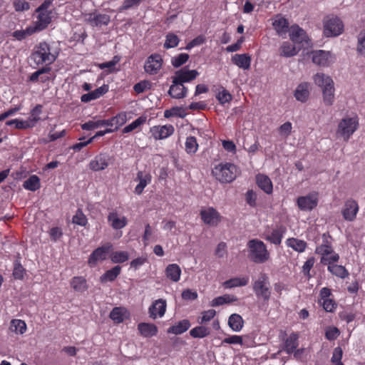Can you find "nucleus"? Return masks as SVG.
I'll return each mask as SVG.
<instances>
[{
  "instance_id": "1",
  "label": "nucleus",
  "mask_w": 365,
  "mask_h": 365,
  "mask_svg": "<svg viewBox=\"0 0 365 365\" xmlns=\"http://www.w3.org/2000/svg\"><path fill=\"white\" fill-rule=\"evenodd\" d=\"M212 174L220 183H230L241 174V170L234 163L225 162L216 165Z\"/></svg>"
},
{
  "instance_id": "2",
  "label": "nucleus",
  "mask_w": 365,
  "mask_h": 365,
  "mask_svg": "<svg viewBox=\"0 0 365 365\" xmlns=\"http://www.w3.org/2000/svg\"><path fill=\"white\" fill-rule=\"evenodd\" d=\"M249 259L256 264H263L270 258V254L265 244L258 240L252 239L247 244Z\"/></svg>"
},
{
  "instance_id": "3",
  "label": "nucleus",
  "mask_w": 365,
  "mask_h": 365,
  "mask_svg": "<svg viewBox=\"0 0 365 365\" xmlns=\"http://www.w3.org/2000/svg\"><path fill=\"white\" fill-rule=\"evenodd\" d=\"M53 0H44V1L36 9V19L34 21L35 31H41L48 27L52 21V11L49 10Z\"/></svg>"
},
{
  "instance_id": "4",
  "label": "nucleus",
  "mask_w": 365,
  "mask_h": 365,
  "mask_svg": "<svg viewBox=\"0 0 365 365\" xmlns=\"http://www.w3.org/2000/svg\"><path fill=\"white\" fill-rule=\"evenodd\" d=\"M316 85L322 89L323 99L326 105L331 106L334 100V82L331 78L324 73H317L314 76Z\"/></svg>"
},
{
  "instance_id": "5",
  "label": "nucleus",
  "mask_w": 365,
  "mask_h": 365,
  "mask_svg": "<svg viewBox=\"0 0 365 365\" xmlns=\"http://www.w3.org/2000/svg\"><path fill=\"white\" fill-rule=\"evenodd\" d=\"M31 58L37 65L51 64L56 61V56L51 53L49 44L43 41L36 46L31 54Z\"/></svg>"
},
{
  "instance_id": "6",
  "label": "nucleus",
  "mask_w": 365,
  "mask_h": 365,
  "mask_svg": "<svg viewBox=\"0 0 365 365\" xmlns=\"http://www.w3.org/2000/svg\"><path fill=\"white\" fill-rule=\"evenodd\" d=\"M253 291L259 299L267 302L271 296V288L269 277L265 273H262L258 279L253 282Z\"/></svg>"
},
{
  "instance_id": "7",
  "label": "nucleus",
  "mask_w": 365,
  "mask_h": 365,
  "mask_svg": "<svg viewBox=\"0 0 365 365\" xmlns=\"http://www.w3.org/2000/svg\"><path fill=\"white\" fill-rule=\"evenodd\" d=\"M358 127L359 119L357 116L344 118L339 123L337 133L343 138L344 141L347 142Z\"/></svg>"
},
{
  "instance_id": "8",
  "label": "nucleus",
  "mask_w": 365,
  "mask_h": 365,
  "mask_svg": "<svg viewBox=\"0 0 365 365\" xmlns=\"http://www.w3.org/2000/svg\"><path fill=\"white\" fill-rule=\"evenodd\" d=\"M339 258V255L335 254L333 256H329V259H321L320 262L324 265H327V270L333 275L341 279H345L348 277L349 273L344 266L336 264Z\"/></svg>"
},
{
  "instance_id": "9",
  "label": "nucleus",
  "mask_w": 365,
  "mask_h": 365,
  "mask_svg": "<svg viewBox=\"0 0 365 365\" xmlns=\"http://www.w3.org/2000/svg\"><path fill=\"white\" fill-rule=\"evenodd\" d=\"M114 162V158L106 153H101L96 155L88 164L90 170L94 172H99L106 169Z\"/></svg>"
},
{
  "instance_id": "10",
  "label": "nucleus",
  "mask_w": 365,
  "mask_h": 365,
  "mask_svg": "<svg viewBox=\"0 0 365 365\" xmlns=\"http://www.w3.org/2000/svg\"><path fill=\"white\" fill-rule=\"evenodd\" d=\"M322 242L315 248V254L321 255V259H329V256L337 254L332 246V237L327 232L322 235Z\"/></svg>"
},
{
  "instance_id": "11",
  "label": "nucleus",
  "mask_w": 365,
  "mask_h": 365,
  "mask_svg": "<svg viewBox=\"0 0 365 365\" xmlns=\"http://www.w3.org/2000/svg\"><path fill=\"white\" fill-rule=\"evenodd\" d=\"M112 244L108 242L95 249L91 252L88 259V264L89 267H94L97 265L98 262L106 260L108 253L112 250Z\"/></svg>"
},
{
  "instance_id": "12",
  "label": "nucleus",
  "mask_w": 365,
  "mask_h": 365,
  "mask_svg": "<svg viewBox=\"0 0 365 365\" xmlns=\"http://www.w3.org/2000/svg\"><path fill=\"white\" fill-rule=\"evenodd\" d=\"M319 202L318 193L310 192L304 196H299L297 199L298 208L302 211H312L317 207Z\"/></svg>"
},
{
  "instance_id": "13",
  "label": "nucleus",
  "mask_w": 365,
  "mask_h": 365,
  "mask_svg": "<svg viewBox=\"0 0 365 365\" xmlns=\"http://www.w3.org/2000/svg\"><path fill=\"white\" fill-rule=\"evenodd\" d=\"M163 60L159 53L150 55L144 64L145 72L149 75H156L163 67Z\"/></svg>"
},
{
  "instance_id": "14",
  "label": "nucleus",
  "mask_w": 365,
  "mask_h": 365,
  "mask_svg": "<svg viewBox=\"0 0 365 365\" xmlns=\"http://www.w3.org/2000/svg\"><path fill=\"white\" fill-rule=\"evenodd\" d=\"M343 29L342 21L339 18H331L325 22L324 33L326 36H336L342 33Z\"/></svg>"
},
{
  "instance_id": "15",
  "label": "nucleus",
  "mask_w": 365,
  "mask_h": 365,
  "mask_svg": "<svg viewBox=\"0 0 365 365\" xmlns=\"http://www.w3.org/2000/svg\"><path fill=\"white\" fill-rule=\"evenodd\" d=\"M200 215L203 222L210 226H217L221 221L220 214L212 207L201 210Z\"/></svg>"
},
{
  "instance_id": "16",
  "label": "nucleus",
  "mask_w": 365,
  "mask_h": 365,
  "mask_svg": "<svg viewBox=\"0 0 365 365\" xmlns=\"http://www.w3.org/2000/svg\"><path fill=\"white\" fill-rule=\"evenodd\" d=\"M289 37L293 43L298 45L300 48L308 44L309 38L302 28L298 25H294L291 27Z\"/></svg>"
},
{
  "instance_id": "17",
  "label": "nucleus",
  "mask_w": 365,
  "mask_h": 365,
  "mask_svg": "<svg viewBox=\"0 0 365 365\" xmlns=\"http://www.w3.org/2000/svg\"><path fill=\"white\" fill-rule=\"evenodd\" d=\"M359 209L357 202L353 199H349L345 202L341 215L345 220L352 222L356 219Z\"/></svg>"
},
{
  "instance_id": "18",
  "label": "nucleus",
  "mask_w": 365,
  "mask_h": 365,
  "mask_svg": "<svg viewBox=\"0 0 365 365\" xmlns=\"http://www.w3.org/2000/svg\"><path fill=\"white\" fill-rule=\"evenodd\" d=\"M175 131L174 126L170 124L155 125L150 128V133L155 140H162L172 135Z\"/></svg>"
},
{
  "instance_id": "19",
  "label": "nucleus",
  "mask_w": 365,
  "mask_h": 365,
  "mask_svg": "<svg viewBox=\"0 0 365 365\" xmlns=\"http://www.w3.org/2000/svg\"><path fill=\"white\" fill-rule=\"evenodd\" d=\"M108 222L114 230H121L128 224L127 217L121 215L116 210L110 212L107 217Z\"/></svg>"
},
{
  "instance_id": "20",
  "label": "nucleus",
  "mask_w": 365,
  "mask_h": 365,
  "mask_svg": "<svg viewBox=\"0 0 365 365\" xmlns=\"http://www.w3.org/2000/svg\"><path fill=\"white\" fill-rule=\"evenodd\" d=\"M167 307V303L165 299H159L153 302L148 309L150 317L155 319L158 317L164 316Z\"/></svg>"
},
{
  "instance_id": "21",
  "label": "nucleus",
  "mask_w": 365,
  "mask_h": 365,
  "mask_svg": "<svg viewBox=\"0 0 365 365\" xmlns=\"http://www.w3.org/2000/svg\"><path fill=\"white\" fill-rule=\"evenodd\" d=\"M173 84L168 91V94L173 98L181 99L185 98L187 93V88L183 83L179 82L174 77L173 78Z\"/></svg>"
},
{
  "instance_id": "22",
  "label": "nucleus",
  "mask_w": 365,
  "mask_h": 365,
  "mask_svg": "<svg viewBox=\"0 0 365 365\" xmlns=\"http://www.w3.org/2000/svg\"><path fill=\"white\" fill-rule=\"evenodd\" d=\"M199 76L196 70H189L186 67L182 68L175 72L174 78L179 82L184 83L190 82Z\"/></svg>"
},
{
  "instance_id": "23",
  "label": "nucleus",
  "mask_w": 365,
  "mask_h": 365,
  "mask_svg": "<svg viewBox=\"0 0 365 365\" xmlns=\"http://www.w3.org/2000/svg\"><path fill=\"white\" fill-rule=\"evenodd\" d=\"M135 180L139 181V183L135 186L134 192L140 195L143 193L145 187L151 182L152 176L149 173L138 171Z\"/></svg>"
},
{
  "instance_id": "24",
  "label": "nucleus",
  "mask_w": 365,
  "mask_h": 365,
  "mask_svg": "<svg viewBox=\"0 0 365 365\" xmlns=\"http://www.w3.org/2000/svg\"><path fill=\"white\" fill-rule=\"evenodd\" d=\"M122 267L119 265L114 266L106 271L100 277L99 282L102 284L114 282L121 273Z\"/></svg>"
},
{
  "instance_id": "25",
  "label": "nucleus",
  "mask_w": 365,
  "mask_h": 365,
  "mask_svg": "<svg viewBox=\"0 0 365 365\" xmlns=\"http://www.w3.org/2000/svg\"><path fill=\"white\" fill-rule=\"evenodd\" d=\"M301 48L299 46H296L293 43L284 41L279 47V55L287 58L292 57L297 55Z\"/></svg>"
},
{
  "instance_id": "26",
  "label": "nucleus",
  "mask_w": 365,
  "mask_h": 365,
  "mask_svg": "<svg viewBox=\"0 0 365 365\" xmlns=\"http://www.w3.org/2000/svg\"><path fill=\"white\" fill-rule=\"evenodd\" d=\"M232 62L239 68L247 70L250 68L251 57L248 53L235 54L231 58Z\"/></svg>"
},
{
  "instance_id": "27",
  "label": "nucleus",
  "mask_w": 365,
  "mask_h": 365,
  "mask_svg": "<svg viewBox=\"0 0 365 365\" xmlns=\"http://www.w3.org/2000/svg\"><path fill=\"white\" fill-rule=\"evenodd\" d=\"M70 284L71 288L78 293H83L89 288L86 279L82 276L73 277L71 279Z\"/></svg>"
},
{
  "instance_id": "28",
  "label": "nucleus",
  "mask_w": 365,
  "mask_h": 365,
  "mask_svg": "<svg viewBox=\"0 0 365 365\" xmlns=\"http://www.w3.org/2000/svg\"><path fill=\"white\" fill-rule=\"evenodd\" d=\"M256 183L265 193L269 195L272 192V182L267 175L261 173L257 174L256 175Z\"/></svg>"
},
{
  "instance_id": "29",
  "label": "nucleus",
  "mask_w": 365,
  "mask_h": 365,
  "mask_svg": "<svg viewBox=\"0 0 365 365\" xmlns=\"http://www.w3.org/2000/svg\"><path fill=\"white\" fill-rule=\"evenodd\" d=\"M330 53L322 50H319L312 52V62L317 65L327 66H329L330 61Z\"/></svg>"
},
{
  "instance_id": "30",
  "label": "nucleus",
  "mask_w": 365,
  "mask_h": 365,
  "mask_svg": "<svg viewBox=\"0 0 365 365\" xmlns=\"http://www.w3.org/2000/svg\"><path fill=\"white\" fill-rule=\"evenodd\" d=\"M181 269L177 264H170L165 269L166 277L173 282H178L180 279Z\"/></svg>"
},
{
  "instance_id": "31",
  "label": "nucleus",
  "mask_w": 365,
  "mask_h": 365,
  "mask_svg": "<svg viewBox=\"0 0 365 365\" xmlns=\"http://www.w3.org/2000/svg\"><path fill=\"white\" fill-rule=\"evenodd\" d=\"M284 232L282 227H277L264 234V238L275 245H279L283 238Z\"/></svg>"
},
{
  "instance_id": "32",
  "label": "nucleus",
  "mask_w": 365,
  "mask_h": 365,
  "mask_svg": "<svg viewBox=\"0 0 365 365\" xmlns=\"http://www.w3.org/2000/svg\"><path fill=\"white\" fill-rule=\"evenodd\" d=\"M299 345V334L296 332L291 333L284 340L283 349L287 354L293 353Z\"/></svg>"
},
{
  "instance_id": "33",
  "label": "nucleus",
  "mask_w": 365,
  "mask_h": 365,
  "mask_svg": "<svg viewBox=\"0 0 365 365\" xmlns=\"http://www.w3.org/2000/svg\"><path fill=\"white\" fill-rule=\"evenodd\" d=\"M138 329L144 337H151L158 333V328L153 324L142 322L138 324Z\"/></svg>"
},
{
  "instance_id": "34",
  "label": "nucleus",
  "mask_w": 365,
  "mask_h": 365,
  "mask_svg": "<svg viewBox=\"0 0 365 365\" xmlns=\"http://www.w3.org/2000/svg\"><path fill=\"white\" fill-rule=\"evenodd\" d=\"M190 327V322L188 319H182L175 325L171 326L168 329V334H174L176 335L185 332Z\"/></svg>"
},
{
  "instance_id": "35",
  "label": "nucleus",
  "mask_w": 365,
  "mask_h": 365,
  "mask_svg": "<svg viewBox=\"0 0 365 365\" xmlns=\"http://www.w3.org/2000/svg\"><path fill=\"white\" fill-rule=\"evenodd\" d=\"M43 106L40 104L36 105L30 112V115L27 120H26L30 128H32L36 125L38 121L41 120V114L42 113Z\"/></svg>"
},
{
  "instance_id": "36",
  "label": "nucleus",
  "mask_w": 365,
  "mask_h": 365,
  "mask_svg": "<svg viewBox=\"0 0 365 365\" xmlns=\"http://www.w3.org/2000/svg\"><path fill=\"white\" fill-rule=\"evenodd\" d=\"M309 96V86L307 83H300L294 91V97L299 101L306 102Z\"/></svg>"
},
{
  "instance_id": "37",
  "label": "nucleus",
  "mask_w": 365,
  "mask_h": 365,
  "mask_svg": "<svg viewBox=\"0 0 365 365\" xmlns=\"http://www.w3.org/2000/svg\"><path fill=\"white\" fill-rule=\"evenodd\" d=\"M228 325L234 331H240L244 326V320L238 314H232L229 317Z\"/></svg>"
},
{
  "instance_id": "38",
  "label": "nucleus",
  "mask_w": 365,
  "mask_h": 365,
  "mask_svg": "<svg viewBox=\"0 0 365 365\" xmlns=\"http://www.w3.org/2000/svg\"><path fill=\"white\" fill-rule=\"evenodd\" d=\"M286 244L288 247L299 253L304 252L307 247V243L304 240L294 237L287 239Z\"/></svg>"
},
{
  "instance_id": "39",
  "label": "nucleus",
  "mask_w": 365,
  "mask_h": 365,
  "mask_svg": "<svg viewBox=\"0 0 365 365\" xmlns=\"http://www.w3.org/2000/svg\"><path fill=\"white\" fill-rule=\"evenodd\" d=\"M272 25L276 32L280 36L286 34L288 31L289 22L284 17L281 16L275 19Z\"/></svg>"
},
{
  "instance_id": "40",
  "label": "nucleus",
  "mask_w": 365,
  "mask_h": 365,
  "mask_svg": "<svg viewBox=\"0 0 365 365\" xmlns=\"http://www.w3.org/2000/svg\"><path fill=\"white\" fill-rule=\"evenodd\" d=\"M23 187L27 190L34 192L41 187L40 178L36 175H31L24 182Z\"/></svg>"
},
{
  "instance_id": "41",
  "label": "nucleus",
  "mask_w": 365,
  "mask_h": 365,
  "mask_svg": "<svg viewBox=\"0 0 365 365\" xmlns=\"http://www.w3.org/2000/svg\"><path fill=\"white\" fill-rule=\"evenodd\" d=\"M51 68L50 67H43L41 68L36 71L34 72L30 76H29V81L31 82H37L38 81V78H40V81L42 83H45L47 81H48L49 77L42 76L44 73H48L51 71Z\"/></svg>"
},
{
  "instance_id": "42",
  "label": "nucleus",
  "mask_w": 365,
  "mask_h": 365,
  "mask_svg": "<svg viewBox=\"0 0 365 365\" xmlns=\"http://www.w3.org/2000/svg\"><path fill=\"white\" fill-rule=\"evenodd\" d=\"M249 282L248 277H234L225 281L223 284L225 288L246 286Z\"/></svg>"
},
{
  "instance_id": "43",
  "label": "nucleus",
  "mask_w": 365,
  "mask_h": 365,
  "mask_svg": "<svg viewBox=\"0 0 365 365\" xmlns=\"http://www.w3.org/2000/svg\"><path fill=\"white\" fill-rule=\"evenodd\" d=\"M237 298L231 294H224L222 296H220L213 299L210 302L211 307H218L223 305L225 304H229L231 302H236Z\"/></svg>"
},
{
  "instance_id": "44",
  "label": "nucleus",
  "mask_w": 365,
  "mask_h": 365,
  "mask_svg": "<svg viewBox=\"0 0 365 365\" xmlns=\"http://www.w3.org/2000/svg\"><path fill=\"white\" fill-rule=\"evenodd\" d=\"M198 147L199 145L195 137L189 136L186 138L185 149L187 154L194 155L197 151Z\"/></svg>"
},
{
  "instance_id": "45",
  "label": "nucleus",
  "mask_w": 365,
  "mask_h": 365,
  "mask_svg": "<svg viewBox=\"0 0 365 365\" xmlns=\"http://www.w3.org/2000/svg\"><path fill=\"white\" fill-rule=\"evenodd\" d=\"M27 329L26 324L21 319H12L11 322L10 329L16 333L23 334Z\"/></svg>"
},
{
  "instance_id": "46",
  "label": "nucleus",
  "mask_w": 365,
  "mask_h": 365,
  "mask_svg": "<svg viewBox=\"0 0 365 365\" xmlns=\"http://www.w3.org/2000/svg\"><path fill=\"white\" fill-rule=\"evenodd\" d=\"M210 334V329L204 326H198L190 331V334L193 338H204Z\"/></svg>"
},
{
  "instance_id": "47",
  "label": "nucleus",
  "mask_w": 365,
  "mask_h": 365,
  "mask_svg": "<svg viewBox=\"0 0 365 365\" xmlns=\"http://www.w3.org/2000/svg\"><path fill=\"white\" fill-rule=\"evenodd\" d=\"M179 42L180 39L178 36L176 34L170 32L165 36V41L163 47L165 49L175 48L179 44Z\"/></svg>"
},
{
  "instance_id": "48",
  "label": "nucleus",
  "mask_w": 365,
  "mask_h": 365,
  "mask_svg": "<svg viewBox=\"0 0 365 365\" xmlns=\"http://www.w3.org/2000/svg\"><path fill=\"white\" fill-rule=\"evenodd\" d=\"M147 118L144 115H141L138 117L136 120L133 121L129 125L124 127L122 132L123 133H128L132 132L135 129L138 128L141 125H143L146 122Z\"/></svg>"
},
{
  "instance_id": "49",
  "label": "nucleus",
  "mask_w": 365,
  "mask_h": 365,
  "mask_svg": "<svg viewBox=\"0 0 365 365\" xmlns=\"http://www.w3.org/2000/svg\"><path fill=\"white\" fill-rule=\"evenodd\" d=\"M110 258L113 263H123L128 260L129 255L125 251H116L112 252Z\"/></svg>"
},
{
  "instance_id": "50",
  "label": "nucleus",
  "mask_w": 365,
  "mask_h": 365,
  "mask_svg": "<svg viewBox=\"0 0 365 365\" xmlns=\"http://www.w3.org/2000/svg\"><path fill=\"white\" fill-rule=\"evenodd\" d=\"M110 21V17L106 14L96 13L94 18L93 27H101L102 26H107Z\"/></svg>"
},
{
  "instance_id": "51",
  "label": "nucleus",
  "mask_w": 365,
  "mask_h": 365,
  "mask_svg": "<svg viewBox=\"0 0 365 365\" xmlns=\"http://www.w3.org/2000/svg\"><path fill=\"white\" fill-rule=\"evenodd\" d=\"M35 29L32 26L26 28L25 30H16L14 31L13 36L19 41L25 39L27 36H31L35 33Z\"/></svg>"
},
{
  "instance_id": "52",
  "label": "nucleus",
  "mask_w": 365,
  "mask_h": 365,
  "mask_svg": "<svg viewBox=\"0 0 365 365\" xmlns=\"http://www.w3.org/2000/svg\"><path fill=\"white\" fill-rule=\"evenodd\" d=\"M185 115V110L180 107H174L171 109L165 110L164 112V117L166 118L173 116L184 118Z\"/></svg>"
},
{
  "instance_id": "53",
  "label": "nucleus",
  "mask_w": 365,
  "mask_h": 365,
  "mask_svg": "<svg viewBox=\"0 0 365 365\" xmlns=\"http://www.w3.org/2000/svg\"><path fill=\"white\" fill-rule=\"evenodd\" d=\"M216 98L220 104L224 105L226 103H230L232 100V96L228 91L222 87V91H219L216 95Z\"/></svg>"
},
{
  "instance_id": "54",
  "label": "nucleus",
  "mask_w": 365,
  "mask_h": 365,
  "mask_svg": "<svg viewBox=\"0 0 365 365\" xmlns=\"http://www.w3.org/2000/svg\"><path fill=\"white\" fill-rule=\"evenodd\" d=\"M110 318L115 323L119 324L123 322V309L122 307H114L110 313Z\"/></svg>"
},
{
  "instance_id": "55",
  "label": "nucleus",
  "mask_w": 365,
  "mask_h": 365,
  "mask_svg": "<svg viewBox=\"0 0 365 365\" xmlns=\"http://www.w3.org/2000/svg\"><path fill=\"white\" fill-rule=\"evenodd\" d=\"M6 125L9 126L14 125L15 128L19 130H26L31 128L30 125L28 124L26 120L18 118L6 121Z\"/></svg>"
},
{
  "instance_id": "56",
  "label": "nucleus",
  "mask_w": 365,
  "mask_h": 365,
  "mask_svg": "<svg viewBox=\"0 0 365 365\" xmlns=\"http://www.w3.org/2000/svg\"><path fill=\"white\" fill-rule=\"evenodd\" d=\"M189 57L187 53H180L171 59V63L175 68H179L188 61Z\"/></svg>"
},
{
  "instance_id": "57",
  "label": "nucleus",
  "mask_w": 365,
  "mask_h": 365,
  "mask_svg": "<svg viewBox=\"0 0 365 365\" xmlns=\"http://www.w3.org/2000/svg\"><path fill=\"white\" fill-rule=\"evenodd\" d=\"M72 222L78 225L86 226L88 223V219L83 211L81 209H78L76 215L73 217Z\"/></svg>"
},
{
  "instance_id": "58",
  "label": "nucleus",
  "mask_w": 365,
  "mask_h": 365,
  "mask_svg": "<svg viewBox=\"0 0 365 365\" xmlns=\"http://www.w3.org/2000/svg\"><path fill=\"white\" fill-rule=\"evenodd\" d=\"M315 263L314 257H309L302 266V273L308 279L311 278L310 271Z\"/></svg>"
},
{
  "instance_id": "59",
  "label": "nucleus",
  "mask_w": 365,
  "mask_h": 365,
  "mask_svg": "<svg viewBox=\"0 0 365 365\" xmlns=\"http://www.w3.org/2000/svg\"><path fill=\"white\" fill-rule=\"evenodd\" d=\"M13 6L17 12H23L30 9V4L26 0H13Z\"/></svg>"
},
{
  "instance_id": "60",
  "label": "nucleus",
  "mask_w": 365,
  "mask_h": 365,
  "mask_svg": "<svg viewBox=\"0 0 365 365\" xmlns=\"http://www.w3.org/2000/svg\"><path fill=\"white\" fill-rule=\"evenodd\" d=\"M339 334V329L336 327H328L325 329V337L329 341L336 339Z\"/></svg>"
},
{
  "instance_id": "61",
  "label": "nucleus",
  "mask_w": 365,
  "mask_h": 365,
  "mask_svg": "<svg viewBox=\"0 0 365 365\" xmlns=\"http://www.w3.org/2000/svg\"><path fill=\"white\" fill-rule=\"evenodd\" d=\"M320 303L323 309L327 312H334L337 307L336 302L332 299H324Z\"/></svg>"
},
{
  "instance_id": "62",
  "label": "nucleus",
  "mask_w": 365,
  "mask_h": 365,
  "mask_svg": "<svg viewBox=\"0 0 365 365\" xmlns=\"http://www.w3.org/2000/svg\"><path fill=\"white\" fill-rule=\"evenodd\" d=\"M114 119V123L115 125V130H117L120 126L125 124L127 121V113L124 111L118 113L116 115L113 117Z\"/></svg>"
},
{
  "instance_id": "63",
  "label": "nucleus",
  "mask_w": 365,
  "mask_h": 365,
  "mask_svg": "<svg viewBox=\"0 0 365 365\" xmlns=\"http://www.w3.org/2000/svg\"><path fill=\"white\" fill-rule=\"evenodd\" d=\"M357 51L361 55L365 56V29L359 34Z\"/></svg>"
},
{
  "instance_id": "64",
  "label": "nucleus",
  "mask_w": 365,
  "mask_h": 365,
  "mask_svg": "<svg viewBox=\"0 0 365 365\" xmlns=\"http://www.w3.org/2000/svg\"><path fill=\"white\" fill-rule=\"evenodd\" d=\"M202 317L198 320V322L200 324L206 323L210 321L216 314V312L214 309H209L207 311H204L202 312Z\"/></svg>"
}]
</instances>
